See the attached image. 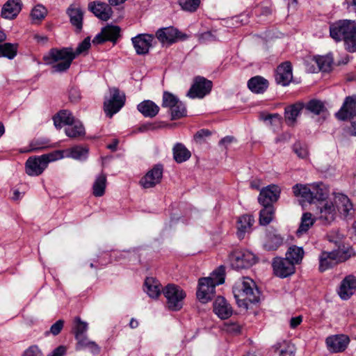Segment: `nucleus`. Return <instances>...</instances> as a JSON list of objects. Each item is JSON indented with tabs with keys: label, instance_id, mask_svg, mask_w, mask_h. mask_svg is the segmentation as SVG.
Returning <instances> with one entry per match:
<instances>
[{
	"label": "nucleus",
	"instance_id": "1",
	"mask_svg": "<svg viewBox=\"0 0 356 356\" xmlns=\"http://www.w3.org/2000/svg\"><path fill=\"white\" fill-rule=\"evenodd\" d=\"M90 47V39L87 37L79 44L75 51L71 47L54 48L44 56V60L46 64L51 65L53 73L64 72L70 68L76 56L86 51Z\"/></svg>",
	"mask_w": 356,
	"mask_h": 356
},
{
	"label": "nucleus",
	"instance_id": "2",
	"mask_svg": "<svg viewBox=\"0 0 356 356\" xmlns=\"http://www.w3.org/2000/svg\"><path fill=\"white\" fill-rule=\"evenodd\" d=\"M330 35L336 42L343 41L350 52L356 51V22L340 19L330 25Z\"/></svg>",
	"mask_w": 356,
	"mask_h": 356
},
{
	"label": "nucleus",
	"instance_id": "3",
	"mask_svg": "<svg viewBox=\"0 0 356 356\" xmlns=\"http://www.w3.org/2000/svg\"><path fill=\"white\" fill-rule=\"evenodd\" d=\"M224 282L225 270L222 266L214 270L210 276L200 278L196 293L197 299L204 304L211 301L215 296L216 286Z\"/></svg>",
	"mask_w": 356,
	"mask_h": 356
},
{
	"label": "nucleus",
	"instance_id": "4",
	"mask_svg": "<svg viewBox=\"0 0 356 356\" xmlns=\"http://www.w3.org/2000/svg\"><path fill=\"white\" fill-rule=\"evenodd\" d=\"M234 295L239 307L245 309L250 303H256L259 300V291L254 282L248 277H243L234 289Z\"/></svg>",
	"mask_w": 356,
	"mask_h": 356
},
{
	"label": "nucleus",
	"instance_id": "5",
	"mask_svg": "<svg viewBox=\"0 0 356 356\" xmlns=\"http://www.w3.org/2000/svg\"><path fill=\"white\" fill-rule=\"evenodd\" d=\"M293 193L296 197H300L302 202L310 204L323 201L328 196V190L321 182L312 184H297L293 187Z\"/></svg>",
	"mask_w": 356,
	"mask_h": 356
},
{
	"label": "nucleus",
	"instance_id": "6",
	"mask_svg": "<svg viewBox=\"0 0 356 356\" xmlns=\"http://www.w3.org/2000/svg\"><path fill=\"white\" fill-rule=\"evenodd\" d=\"M63 157L62 150H55L41 156H31L25 163V171L29 176H39L44 172L50 162Z\"/></svg>",
	"mask_w": 356,
	"mask_h": 356
},
{
	"label": "nucleus",
	"instance_id": "7",
	"mask_svg": "<svg viewBox=\"0 0 356 356\" xmlns=\"http://www.w3.org/2000/svg\"><path fill=\"white\" fill-rule=\"evenodd\" d=\"M336 117L340 120H346L349 118L350 133L352 136H356V95L349 96L345 99L341 108L336 113Z\"/></svg>",
	"mask_w": 356,
	"mask_h": 356
},
{
	"label": "nucleus",
	"instance_id": "8",
	"mask_svg": "<svg viewBox=\"0 0 356 356\" xmlns=\"http://www.w3.org/2000/svg\"><path fill=\"white\" fill-rule=\"evenodd\" d=\"M163 293L167 299L169 309L178 311L182 307L186 293L179 286L172 284H168L163 290Z\"/></svg>",
	"mask_w": 356,
	"mask_h": 356
},
{
	"label": "nucleus",
	"instance_id": "9",
	"mask_svg": "<svg viewBox=\"0 0 356 356\" xmlns=\"http://www.w3.org/2000/svg\"><path fill=\"white\" fill-rule=\"evenodd\" d=\"M231 266L236 270L248 268L256 263L255 255L246 250H236L229 256Z\"/></svg>",
	"mask_w": 356,
	"mask_h": 356
},
{
	"label": "nucleus",
	"instance_id": "10",
	"mask_svg": "<svg viewBox=\"0 0 356 356\" xmlns=\"http://www.w3.org/2000/svg\"><path fill=\"white\" fill-rule=\"evenodd\" d=\"M110 93L111 98L104 102V109L106 115L112 118L123 107L126 97L124 93H120L117 88H111Z\"/></svg>",
	"mask_w": 356,
	"mask_h": 356
},
{
	"label": "nucleus",
	"instance_id": "11",
	"mask_svg": "<svg viewBox=\"0 0 356 356\" xmlns=\"http://www.w3.org/2000/svg\"><path fill=\"white\" fill-rule=\"evenodd\" d=\"M212 86V82L206 78L196 76L186 95L191 99H202L211 92Z\"/></svg>",
	"mask_w": 356,
	"mask_h": 356
},
{
	"label": "nucleus",
	"instance_id": "12",
	"mask_svg": "<svg viewBox=\"0 0 356 356\" xmlns=\"http://www.w3.org/2000/svg\"><path fill=\"white\" fill-rule=\"evenodd\" d=\"M163 167L161 164L155 165L140 180V184L144 188L154 187L162 179Z\"/></svg>",
	"mask_w": 356,
	"mask_h": 356
},
{
	"label": "nucleus",
	"instance_id": "13",
	"mask_svg": "<svg viewBox=\"0 0 356 356\" xmlns=\"http://www.w3.org/2000/svg\"><path fill=\"white\" fill-rule=\"evenodd\" d=\"M350 343L349 337L346 334H334L325 339L327 348L330 353H338L343 352Z\"/></svg>",
	"mask_w": 356,
	"mask_h": 356
},
{
	"label": "nucleus",
	"instance_id": "14",
	"mask_svg": "<svg viewBox=\"0 0 356 356\" xmlns=\"http://www.w3.org/2000/svg\"><path fill=\"white\" fill-rule=\"evenodd\" d=\"M154 41V36L147 33H140L131 38L133 46L138 55L148 54Z\"/></svg>",
	"mask_w": 356,
	"mask_h": 356
},
{
	"label": "nucleus",
	"instance_id": "15",
	"mask_svg": "<svg viewBox=\"0 0 356 356\" xmlns=\"http://www.w3.org/2000/svg\"><path fill=\"white\" fill-rule=\"evenodd\" d=\"M156 37L163 44H171L178 39L184 40L186 38L185 34L181 33L177 29L174 27H166L159 29L156 32Z\"/></svg>",
	"mask_w": 356,
	"mask_h": 356
},
{
	"label": "nucleus",
	"instance_id": "16",
	"mask_svg": "<svg viewBox=\"0 0 356 356\" xmlns=\"http://www.w3.org/2000/svg\"><path fill=\"white\" fill-rule=\"evenodd\" d=\"M272 266L275 275L282 278L286 277L295 272L294 264L286 257L275 258Z\"/></svg>",
	"mask_w": 356,
	"mask_h": 356
},
{
	"label": "nucleus",
	"instance_id": "17",
	"mask_svg": "<svg viewBox=\"0 0 356 356\" xmlns=\"http://www.w3.org/2000/svg\"><path fill=\"white\" fill-rule=\"evenodd\" d=\"M120 28L118 26L108 25L104 27L92 40L93 44H99L106 41H111L115 43L120 37Z\"/></svg>",
	"mask_w": 356,
	"mask_h": 356
},
{
	"label": "nucleus",
	"instance_id": "18",
	"mask_svg": "<svg viewBox=\"0 0 356 356\" xmlns=\"http://www.w3.org/2000/svg\"><path fill=\"white\" fill-rule=\"evenodd\" d=\"M280 195L279 186L272 184L263 188L258 197V201L262 206H273L277 201Z\"/></svg>",
	"mask_w": 356,
	"mask_h": 356
},
{
	"label": "nucleus",
	"instance_id": "19",
	"mask_svg": "<svg viewBox=\"0 0 356 356\" xmlns=\"http://www.w3.org/2000/svg\"><path fill=\"white\" fill-rule=\"evenodd\" d=\"M275 78L277 84L282 86H288L293 79L292 66L291 63L286 61L280 64L277 67Z\"/></svg>",
	"mask_w": 356,
	"mask_h": 356
},
{
	"label": "nucleus",
	"instance_id": "20",
	"mask_svg": "<svg viewBox=\"0 0 356 356\" xmlns=\"http://www.w3.org/2000/svg\"><path fill=\"white\" fill-rule=\"evenodd\" d=\"M213 312L221 319H227L233 312L232 308L222 296H218L213 302Z\"/></svg>",
	"mask_w": 356,
	"mask_h": 356
},
{
	"label": "nucleus",
	"instance_id": "21",
	"mask_svg": "<svg viewBox=\"0 0 356 356\" xmlns=\"http://www.w3.org/2000/svg\"><path fill=\"white\" fill-rule=\"evenodd\" d=\"M88 8L96 17L104 21L109 19L113 14L110 5L106 3L92 2L89 4Z\"/></svg>",
	"mask_w": 356,
	"mask_h": 356
},
{
	"label": "nucleus",
	"instance_id": "22",
	"mask_svg": "<svg viewBox=\"0 0 356 356\" xmlns=\"http://www.w3.org/2000/svg\"><path fill=\"white\" fill-rule=\"evenodd\" d=\"M356 289V278L353 275L346 277L341 282L338 293L343 300H348Z\"/></svg>",
	"mask_w": 356,
	"mask_h": 356
},
{
	"label": "nucleus",
	"instance_id": "23",
	"mask_svg": "<svg viewBox=\"0 0 356 356\" xmlns=\"http://www.w3.org/2000/svg\"><path fill=\"white\" fill-rule=\"evenodd\" d=\"M318 219L325 225L330 224L336 217V209L332 202H326L318 207Z\"/></svg>",
	"mask_w": 356,
	"mask_h": 356
},
{
	"label": "nucleus",
	"instance_id": "24",
	"mask_svg": "<svg viewBox=\"0 0 356 356\" xmlns=\"http://www.w3.org/2000/svg\"><path fill=\"white\" fill-rule=\"evenodd\" d=\"M304 108V103L298 102L288 106L284 109V118L287 125L293 127L296 124V119Z\"/></svg>",
	"mask_w": 356,
	"mask_h": 356
},
{
	"label": "nucleus",
	"instance_id": "25",
	"mask_svg": "<svg viewBox=\"0 0 356 356\" xmlns=\"http://www.w3.org/2000/svg\"><path fill=\"white\" fill-rule=\"evenodd\" d=\"M70 23L76 28L77 32H80L83 27V12L81 8L74 4L71 5L67 10Z\"/></svg>",
	"mask_w": 356,
	"mask_h": 356
},
{
	"label": "nucleus",
	"instance_id": "26",
	"mask_svg": "<svg viewBox=\"0 0 356 356\" xmlns=\"http://www.w3.org/2000/svg\"><path fill=\"white\" fill-rule=\"evenodd\" d=\"M22 10L20 0H8L3 6L1 16L5 19L15 18Z\"/></svg>",
	"mask_w": 356,
	"mask_h": 356
},
{
	"label": "nucleus",
	"instance_id": "27",
	"mask_svg": "<svg viewBox=\"0 0 356 356\" xmlns=\"http://www.w3.org/2000/svg\"><path fill=\"white\" fill-rule=\"evenodd\" d=\"M254 222V219L250 215H243L238 218L236 234L239 239H243L245 234L250 232Z\"/></svg>",
	"mask_w": 356,
	"mask_h": 356
},
{
	"label": "nucleus",
	"instance_id": "28",
	"mask_svg": "<svg viewBox=\"0 0 356 356\" xmlns=\"http://www.w3.org/2000/svg\"><path fill=\"white\" fill-rule=\"evenodd\" d=\"M283 243V238L276 230L270 229L266 233V241L264 244L266 250H275Z\"/></svg>",
	"mask_w": 356,
	"mask_h": 356
},
{
	"label": "nucleus",
	"instance_id": "29",
	"mask_svg": "<svg viewBox=\"0 0 356 356\" xmlns=\"http://www.w3.org/2000/svg\"><path fill=\"white\" fill-rule=\"evenodd\" d=\"M318 259V269L321 272H324L337 265L332 251H322Z\"/></svg>",
	"mask_w": 356,
	"mask_h": 356
},
{
	"label": "nucleus",
	"instance_id": "30",
	"mask_svg": "<svg viewBox=\"0 0 356 356\" xmlns=\"http://www.w3.org/2000/svg\"><path fill=\"white\" fill-rule=\"evenodd\" d=\"M137 108L143 116L146 118L155 117L159 111V106L151 100H144L137 106Z\"/></svg>",
	"mask_w": 356,
	"mask_h": 356
},
{
	"label": "nucleus",
	"instance_id": "31",
	"mask_svg": "<svg viewBox=\"0 0 356 356\" xmlns=\"http://www.w3.org/2000/svg\"><path fill=\"white\" fill-rule=\"evenodd\" d=\"M248 88L254 93L264 92L268 87V81L260 76L251 78L248 82Z\"/></svg>",
	"mask_w": 356,
	"mask_h": 356
},
{
	"label": "nucleus",
	"instance_id": "32",
	"mask_svg": "<svg viewBox=\"0 0 356 356\" xmlns=\"http://www.w3.org/2000/svg\"><path fill=\"white\" fill-rule=\"evenodd\" d=\"M335 202L341 213L343 214L345 216L351 214V211L353 210V206L347 195L338 194L335 197Z\"/></svg>",
	"mask_w": 356,
	"mask_h": 356
},
{
	"label": "nucleus",
	"instance_id": "33",
	"mask_svg": "<svg viewBox=\"0 0 356 356\" xmlns=\"http://www.w3.org/2000/svg\"><path fill=\"white\" fill-rule=\"evenodd\" d=\"M53 120L54 126L57 129H60L63 126V124L69 126L75 121L72 113L68 110L60 111L56 115L54 116Z\"/></svg>",
	"mask_w": 356,
	"mask_h": 356
},
{
	"label": "nucleus",
	"instance_id": "34",
	"mask_svg": "<svg viewBox=\"0 0 356 356\" xmlns=\"http://www.w3.org/2000/svg\"><path fill=\"white\" fill-rule=\"evenodd\" d=\"M173 158L175 161L181 163L188 160L191 156V152L182 143H176L173 148Z\"/></svg>",
	"mask_w": 356,
	"mask_h": 356
},
{
	"label": "nucleus",
	"instance_id": "35",
	"mask_svg": "<svg viewBox=\"0 0 356 356\" xmlns=\"http://www.w3.org/2000/svg\"><path fill=\"white\" fill-rule=\"evenodd\" d=\"M145 291L150 298H156L161 294V285L154 277H147L145 281Z\"/></svg>",
	"mask_w": 356,
	"mask_h": 356
},
{
	"label": "nucleus",
	"instance_id": "36",
	"mask_svg": "<svg viewBox=\"0 0 356 356\" xmlns=\"http://www.w3.org/2000/svg\"><path fill=\"white\" fill-rule=\"evenodd\" d=\"M332 252L337 264L345 262L355 255L353 249L344 245H339L337 249L332 250Z\"/></svg>",
	"mask_w": 356,
	"mask_h": 356
},
{
	"label": "nucleus",
	"instance_id": "37",
	"mask_svg": "<svg viewBox=\"0 0 356 356\" xmlns=\"http://www.w3.org/2000/svg\"><path fill=\"white\" fill-rule=\"evenodd\" d=\"M17 43H0V58L5 57L10 60L13 59L17 54Z\"/></svg>",
	"mask_w": 356,
	"mask_h": 356
},
{
	"label": "nucleus",
	"instance_id": "38",
	"mask_svg": "<svg viewBox=\"0 0 356 356\" xmlns=\"http://www.w3.org/2000/svg\"><path fill=\"white\" fill-rule=\"evenodd\" d=\"M314 222L315 218H313L311 213H304L301 218L300 225L296 231L297 236H300L303 234H305L314 225Z\"/></svg>",
	"mask_w": 356,
	"mask_h": 356
},
{
	"label": "nucleus",
	"instance_id": "39",
	"mask_svg": "<svg viewBox=\"0 0 356 356\" xmlns=\"http://www.w3.org/2000/svg\"><path fill=\"white\" fill-rule=\"evenodd\" d=\"M66 135L70 138H78L83 136L86 134L82 123L75 120L65 129Z\"/></svg>",
	"mask_w": 356,
	"mask_h": 356
},
{
	"label": "nucleus",
	"instance_id": "40",
	"mask_svg": "<svg viewBox=\"0 0 356 356\" xmlns=\"http://www.w3.org/2000/svg\"><path fill=\"white\" fill-rule=\"evenodd\" d=\"M304 256V250L302 248L296 245H292L289 248L286 257L289 259L295 265L299 264Z\"/></svg>",
	"mask_w": 356,
	"mask_h": 356
},
{
	"label": "nucleus",
	"instance_id": "41",
	"mask_svg": "<svg viewBox=\"0 0 356 356\" xmlns=\"http://www.w3.org/2000/svg\"><path fill=\"white\" fill-rule=\"evenodd\" d=\"M304 108L314 115H320L326 111L324 103L315 99L309 100L305 104H304Z\"/></svg>",
	"mask_w": 356,
	"mask_h": 356
},
{
	"label": "nucleus",
	"instance_id": "42",
	"mask_svg": "<svg viewBox=\"0 0 356 356\" xmlns=\"http://www.w3.org/2000/svg\"><path fill=\"white\" fill-rule=\"evenodd\" d=\"M106 177L104 174L99 175L92 186V193L95 197H102L105 193Z\"/></svg>",
	"mask_w": 356,
	"mask_h": 356
},
{
	"label": "nucleus",
	"instance_id": "43",
	"mask_svg": "<svg viewBox=\"0 0 356 356\" xmlns=\"http://www.w3.org/2000/svg\"><path fill=\"white\" fill-rule=\"evenodd\" d=\"M320 70L323 72H329L333 63V58L331 54L326 56H318L314 58Z\"/></svg>",
	"mask_w": 356,
	"mask_h": 356
},
{
	"label": "nucleus",
	"instance_id": "44",
	"mask_svg": "<svg viewBox=\"0 0 356 356\" xmlns=\"http://www.w3.org/2000/svg\"><path fill=\"white\" fill-rule=\"evenodd\" d=\"M263 207L259 213V223L261 225H267L273 220L275 209L273 206Z\"/></svg>",
	"mask_w": 356,
	"mask_h": 356
},
{
	"label": "nucleus",
	"instance_id": "45",
	"mask_svg": "<svg viewBox=\"0 0 356 356\" xmlns=\"http://www.w3.org/2000/svg\"><path fill=\"white\" fill-rule=\"evenodd\" d=\"M63 152V156L74 159H85L88 154V149L81 146H76Z\"/></svg>",
	"mask_w": 356,
	"mask_h": 356
},
{
	"label": "nucleus",
	"instance_id": "46",
	"mask_svg": "<svg viewBox=\"0 0 356 356\" xmlns=\"http://www.w3.org/2000/svg\"><path fill=\"white\" fill-rule=\"evenodd\" d=\"M88 330V323L82 321L80 317L76 316L74 321L73 332L75 339L80 338L81 336L85 335Z\"/></svg>",
	"mask_w": 356,
	"mask_h": 356
},
{
	"label": "nucleus",
	"instance_id": "47",
	"mask_svg": "<svg viewBox=\"0 0 356 356\" xmlns=\"http://www.w3.org/2000/svg\"><path fill=\"white\" fill-rule=\"evenodd\" d=\"M171 114V120H177L186 115V109L185 105L179 101L173 107L170 109Z\"/></svg>",
	"mask_w": 356,
	"mask_h": 356
},
{
	"label": "nucleus",
	"instance_id": "48",
	"mask_svg": "<svg viewBox=\"0 0 356 356\" xmlns=\"http://www.w3.org/2000/svg\"><path fill=\"white\" fill-rule=\"evenodd\" d=\"M179 101V99L175 95L170 92L165 91L163 94L161 105L164 108H168L170 109L176 104H177Z\"/></svg>",
	"mask_w": 356,
	"mask_h": 356
},
{
	"label": "nucleus",
	"instance_id": "49",
	"mask_svg": "<svg viewBox=\"0 0 356 356\" xmlns=\"http://www.w3.org/2000/svg\"><path fill=\"white\" fill-rule=\"evenodd\" d=\"M181 9L188 12H195L200 4V0H178Z\"/></svg>",
	"mask_w": 356,
	"mask_h": 356
},
{
	"label": "nucleus",
	"instance_id": "50",
	"mask_svg": "<svg viewBox=\"0 0 356 356\" xmlns=\"http://www.w3.org/2000/svg\"><path fill=\"white\" fill-rule=\"evenodd\" d=\"M50 141L45 138H38L31 143L32 151H38L49 147Z\"/></svg>",
	"mask_w": 356,
	"mask_h": 356
},
{
	"label": "nucleus",
	"instance_id": "51",
	"mask_svg": "<svg viewBox=\"0 0 356 356\" xmlns=\"http://www.w3.org/2000/svg\"><path fill=\"white\" fill-rule=\"evenodd\" d=\"M293 149L299 158L305 159L308 156V150L306 145L300 142H297L293 145Z\"/></svg>",
	"mask_w": 356,
	"mask_h": 356
},
{
	"label": "nucleus",
	"instance_id": "52",
	"mask_svg": "<svg viewBox=\"0 0 356 356\" xmlns=\"http://www.w3.org/2000/svg\"><path fill=\"white\" fill-rule=\"evenodd\" d=\"M47 13L46 8L42 5H37L31 11V16L33 19H42L44 17Z\"/></svg>",
	"mask_w": 356,
	"mask_h": 356
},
{
	"label": "nucleus",
	"instance_id": "53",
	"mask_svg": "<svg viewBox=\"0 0 356 356\" xmlns=\"http://www.w3.org/2000/svg\"><path fill=\"white\" fill-rule=\"evenodd\" d=\"M64 325V321L63 320H58L55 323H54L51 327L49 331L46 332V334L49 333H51L53 335H58L60 331L62 330Z\"/></svg>",
	"mask_w": 356,
	"mask_h": 356
},
{
	"label": "nucleus",
	"instance_id": "54",
	"mask_svg": "<svg viewBox=\"0 0 356 356\" xmlns=\"http://www.w3.org/2000/svg\"><path fill=\"white\" fill-rule=\"evenodd\" d=\"M22 356H43V354L38 346L33 345L27 348Z\"/></svg>",
	"mask_w": 356,
	"mask_h": 356
},
{
	"label": "nucleus",
	"instance_id": "55",
	"mask_svg": "<svg viewBox=\"0 0 356 356\" xmlns=\"http://www.w3.org/2000/svg\"><path fill=\"white\" fill-rule=\"evenodd\" d=\"M100 257L101 256L97 255V258L94 259L93 261L90 264V267L92 268L97 269L106 266L108 263L110 262V260L106 261L102 259H99Z\"/></svg>",
	"mask_w": 356,
	"mask_h": 356
},
{
	"label": "nucleus",
	"instance_id": "56",
	"mask_svg": "<svg viewBox=\"0 0 356 356\" xmlns=\"http://www.w3.org/2000/svg\"><path fill=\"white\" fill-rule=\"evenodd\" d=\"M69 98L72 102L76 103L81 99L80 90L76 88H71L69 91Z\"/></svg>",
	"mask_w": 356,
	"mask_h": 356
},
{
	"label": "nucleus",
	"instance_id": "57",
	"mask_svg": "<svg viewBox=\"0 0 356 356\" xmlns=\"http://www.w3.org/2000/svg\"><path fill=\"white\" fill-rule=\"evenodd\" d=\"M76 339L77 341V349L87 348L88 343L92 341L89 340L86 334L80 338H76Z\"/></svg>",
	"mask_w": 356,
	"mask_h": 356
},
{
	"label": "nucleus",
	"instance_id": "58",
	"mask_svg": "<svg viewBox=\"0 0 356 356\" xmlns=\"http://www.w3.org/2000/svg\"><path fill=\"white\" fill-rule=\"evenodd\" d=\"M66 351L67 348L65 346H59L47 356H64L66 353Z\"/></svg>",
	"mask_w": 356,
	"mask_h": 356
},
{
	"label": "nucleus",
	"instance_id": "59",
	"mask_svg": "<svg viewBox=\"0 0 356 356\" xmlns=\"http://www.w3.org/2000/svg\"><path fill=\"white\" fill-rule=\"evenodd\" d=\"M211 135V131L208 129H200V131H198L195 135V140H198V139H203L206 137H208Z\"/></svg>",
	"mask_w": 356,
	"mask_h": 356
},
{
	"label": "nucleus",
	"instance_id": "60",
	"mask_svg": "<svg viewBox=\"0 0 356 356\" xmlns=\"http://www.w3.org/2000/svg\"><path fill=\"white\" fill-rule=\"evenodd\" d=\"M302 321V316L292 317L290 320V327L291 328L294 329L297 326H298L301 323Z\"/></svg>",
	"mask_w": 356,
	"mask_h": 356
},
{
	"label": "nucleus",
	"instance_id": "61",
	"mask_svg": "<svg viewBox=\"0 0 356 356\" xmlns=\"http://www.w3.org/2000/svg\"><path fill=\"white\" fill-rule=\"evenodd\" d=\"M87 348H88L93 354H98L100 352V347L92 341L88 343Z\"/></svg>",
	"mask_w": 356,
	"mask_h": 356
},
{
	"label": "nucleus",
	"instance_id": "62",
	"mask_svg": "<svg viewBox=\"0 0 356 356\" xmlns=\"http://www.w3.org/2000/svg\"><path fill=\"white\" fill-rule=\"evenodd\" d=\"M234 140V138L232 136H226L222 138L220 140V145H226L227 144L231 143Z\"/></svg>",
	"mask_w": 356,
	"mask_h": 356
},
{
	"label": "nucleus",
	"instance_id": "63",
	"mask_svg": "<svg viewBox=\"0 0 356 356\" xmlns=\"http://www.w3.org/2000/svg\"><path fill=\"white\" fill-rule=\"evenodd\" d=\"M273 120H277V122H280V115L277 114V113L270 114V115H268L264 118V120L272 121Z\"/></svg>",
	"mask_w": 356,
	"mask_h": 356
},
{
	"label": "nucleus",
	"instance_id": "64",
	"mask_svg": "<svg viewBox=\"0 0 356 356\" xmlns=\"http://www.w3.org/2000/svg\"><path fill=\"white\" fill-rule=\"evenodd\" d=\"M34 38L37 40L38 42H41V43H45L48 40L47 36L40 35H35L34 36Z\"/></svg>",
	"mask_w": 356,
	"mask_h": 356
}]
</instances>
